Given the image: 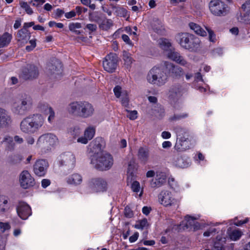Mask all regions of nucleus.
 <instances>
[{
	"label": "nucleus",
	"instance_id": "46",
	"mask_svg": "<svg viewBox=\"0 0 250 250\" xmlns=\"http://www.w3.org/2000/svg\"><path fill=\"white\" fill-rule=\"evenodd\" d=\"M11 226L8 223H3L0 222V229L2 232H5L7 230H9Z\"/></svg>",
	"mask_w": 250,
	"mask_h": 250
},
{
	"label": "nucleus",
	"instance_id": "62",
	"mask_svg": "<svg viewBox=\"0 0 250 250\" xmlns=\"http://www.w3.org/2000/svg\"><path fill=\"white\" fill-rule=\"evenodd\" d=\"M34 2L32 3V5L38 7L39 5H42L45 2V0H34Z\"/></svg>",
	"mask_w": 250,
	"mask_h": 250
},
{
	"label": "nucleus",
	"instance_id": "63",
	"mask_svg": "<svg viewBox=\"0 0 250 250\" xmlns=\"http://www.w3.org/2000/svg\"><path fill=\"white\" fill-rule=\"evenodd\" d=\"M162 137L164 139H169L171 137V134L168 131H163L162 133Z\"/></svg>",
	"mask_w": 250,
	"mask_h": 250
},
{
	"label": "nucleus",
	"instance_id": "50",
	"mask_svg": "<svg viewBox=\"0 0 250 250\" xmlns=\"http://www.w3.org/2000/svg\"><path fill=\"white\" fill-rule=\"evenodd\" d=\"M113 91L115 96L117 98H119L121 96L122 93L123 94V93H125L124 92L122 91V88L119 85L116 86L114 88Z\"/></svg>",
	"mask_w": 250,
	"mask_h": 250
},
{
	"label": "nucleus",
	"instance_id": "7",
	"mask_svg": "<svg viewBox=\"0 0 250 250\" xmlns=\"http://www.w3.org/2000/svg\"><path fill=\"white\" fill-rule=\"evenodd\" d=\"M118 62V57L116 54H108L103 61V64L104 69L109 73L114 72L117 67Z\"/></svg>",
	"mask_w": 250,
	"mask_h": 250
},
{
	"label": "nucleus",
	"instance_id": "13",
	"mask_svg": "<svg viewBox=\"0 0 250 250\" xmlns=\"http://www.w3.org/2000/svg\"><path fill=\"white\" fill-rule=\"evenodd\" d=\"M95 134V128L89 126L84 130L83 136L80 137L77 139V142L83 144H86L89 141L94 137Z\"/></svg>",
	"mask_w": 250,
	"mask_h": 250
},
{
	"label": "nucleus",
	"instance_id": "58",
	"mask_svg": "<svg viewBox=\"0 0 250 250\" xmlns=\"http://www.w3.org/2000/svg\"><path fill=\"white\" fill-rule=\"evenodd\" d=\"M64 13L63 9L58 8L55 11V16L57 18H61Z\"/></svg>",
	"mask_w": 250,
	"mask_h": 250
},
{
	"label": "nucleus",
	"instance_id": "36",
	"mask_svg": "<svg viewBox=\"0 0 250 250\" xmlns=\"http://www.w3.org/2000/svg\"><path fill=\"white\" fill-rule=\"evenodd\" d=\"M123 59L124 61V64L128 68L133 62V59L130 54L126 51H124L123 54Z\"/></svg>",
	"mask_w": 250,
	"mask_h": 250
},
{
	"label": "nucleus",
	"instance_id": "27",
	"mask_svg": "<svg viewBox=\"0 0 250 250\" xmlns=\"http://www.w3.org/2000/svg\"><path fill=\"white\" fill-rule=\"evenodd\" d=\"M188 26L190 29L193 30L196 34L202 37L207 36L206 31L199 24L191 22L189 23Z\"/></svg>",
	"mask_w": 250,
	"mask_h": 250
},
{
	"label": "nucleus",
	"instance_id": "44",
	"mask_svg": "<svg viewBox=\"0 0 250 250\" xmlns=\"http://www.w3.org/2000/svg\"><path fill=\"white\" fill-rule=\"evenodd\" d=\"M206 29L208 33L209 41L211 42H215L216 41V36L214 32L208 27H206Z\"/></svg>",
	"mask_w": 250,
	"mask_h": 250
},
{
	"label": "nucleus",
	"instance_id": "43",
	"mask_svg": "<svg viewBox=\"0 0 250 250\" xmlns=\"http://www.w3.org/2000/svg\"><path fill=\"white\" fill-rule=\"evenodd\" d=\"M116 13L121 17H126L127 16V11L123 7H117L116 8Z\"/></svg>",
	"mask_w": 250,
	"mask_h": 250
},
{
	"label": "nucleus",
	"instance_id": "12",
	"mask_svg": "<svg viewBox=\"0 0 250 250\" xmlns=\"http://www.w3.org/2000/svg\"><path fill=\"white\" fill-rule=\"evenodd\" d=\"M17 212L19 217L23 220L27 219L32 214L30 207L24 202L19 203L17 208Z\"/></svg>",
	"mask_w": 250,
	"mask_h": 250
},
{
	"label": "nucleus",
	"instance_id": "42",
	"mask_svg": "<svg viewBox=\"0 0 250 250\" xmlns=\"http://www.w3.org/2000/svg\"><path fill=\"white\" fill-rule=\"evenodd\" d=\"M20 6L24 9L26 13L28 15H31L33 13V11L30 6L26 2L21 1L20 2Z\"/></svg>",
	"mask_w": 250,
	"mask_h": 250
},
{
	"label": "nucleus",
	"instance_id": "6",
	"mask_svg": "<svg viewBox=\"0 0 250 250\" xmlns=\"http://www.w3.org/2000/svg\"><path fill=\"white\" fill-rule=\"evenodd\" d=\"M208 7L212 14L216 16H224L227 13V5L220 0H211Z\"/></svg>",
	"mask_w": 250,
	"mask_h": 250
},
{
	"label": "nucleus",
	"instance_id": "37",
	"mask_svg": "<svg viewBox=\"0 0 250 250\" xmlns=\"http://www.w3.org/2000/svg\"><path fill=\"white\" fill-rule=\"evenodd\" d=\"M82 27L81 24L79 22L71 23L69 25V29L72 32L75 34L79 35L81 33V32L78 30Z\"/></svg>",
	"mask_w": 250,
	"mask_h": 250
},
{
	"label": "nucleus",
	"instance_id": "33",
	"mask_svg": "<svg viewBox=\"0 0 250 250\" xmlns=\"http://www.w3.org/2000/svg\"><path fill=\"white\" fill-rule=\"evenodd\" d=\"M113 25V21L111 19H104L99 25V27L103 30L107 31Z\"/></svg>",
	"mask_w": 250,
	"mask_h": 250
},
{
	"label": "nucleus",
	"instance_id": "54",
	"mask_svg": "<svg viewBox=\"0 0 250 250\" xmlns=\"http://www.w3.org/2000/svg\"><path fill=\"white\" fill-rule=\"evenodd\" d=\"M75 10L78 15H81L82 13H85L87 11V9L80 6H77L75 8Z\"/></svg>",
	"mask_w": 250,
	"mask_h": 250
},
{
	"label": "nucleus",
	"instance_id": "56",
	"mask_svg": "<svg viewBox=\"0 0 250 250\" xmlns=\"http://www.w3.org/2000/svg\"><path fill=\"white\" fill-rule=\"evenodd\" d=\"M76 12L74 11V10H72L69 12H67V13H65L64 15H65V17L67 19H71L72 18H73L74 17L76 16Z\"/></svg>",
	"mask_w": 250,
	"mask_h": 250
},
{
	"label": "nucleus",
	"instance_id": "51",
	"mask_svg": "<svg viewBox=\"0 0 250 250\" xmlns=\"http://www.w3.org/2000/svg\"><path fill=\"white\" fill-rule=\"evenodd\" d=\"M128 97L125 91V93H123V94L121 100L122 104L125 106H127L128 104Z\"/></svg>",
	"mask_w": 250,
	"mask_h": 250
},
{
	"label": "nucleus",
	"instance_id": "61",
	"mask_svg": "<svg viewBox=\"0 0 250 250\" xmlns=\"http://www.w3.org/2000/svg\"><path fill=\"white\" fill-rule=\"evenodd\" d=\"M86 28L90 31H95L97 29V25L95 24H88L86 25Z\"/></svg>",
	"mask_w": 250,
	"mask_h": 250
},
{
	"label": "nucleus",
	"instance_id": "41",
	"mask_svg": "<svg viewBox=\"0 0 250 250\" xmlns=\"http://www.w3.org/2000/svg\"><path fill=\"white\" fill-rule=\"evenodd\" d=\"M229 237L233 241H236L240 239L242 235V232L239 230H234L229 234Z\"/></svg>",
	"mask_w": 250,
	"mask_h": 250
},
{
	"label": "nucleus",
	"instance_id": "22",
	"mask_svg": "<svg viewBox=\"0 0 250 250\" xmlns=\"http://www.w3.org/2000/svg\"><path fill=\"white\" fill-rule=\"evenodd\" d=\"M167 55L168 58L181 65H185L187 64V61L178 53L173 51L171 49H169Z\"/></svg>",
	"mask_w": 250,
	"mask_h": 250
},
{
	"label": "nucleus",
	"instance_id": "3",
	"mask_svg": "<svg viewBox=\"0 0 250 250\" xmlns=\"http://www.w3.org/2000/svg\"><path fill=\"white\" fill-rule=\"evenodd\" d=\"M167 78L166 73L161 68L153 67L148 73L146 79L150 83L161 86L166 83Z\"/></svg>",
	"mask_w": 250,
	"mask_h": 250
},
{
	"label": "nucleus",
	"instance_id": "52",
	"mask_svg": "<svg viewBox=\"0 0 250 250\" xmlns=\"http://www.w3.org/2000/svg\"><path fill=\"white\" fill-rule=\"evenodd\" d=\"M188 116V114L186 113H183L182 114L180 115H174L173 116L171 117L170 118V121H176V120H179L182 118H186Z\"/></svg>",
	"mask_w": 250,
	"mask_h": 250
},
{
	"label": "nucleus",
	"instance_id": "16",
	"mask_svg": "<svg viewBox=\"0 0 250 250\" xmlns=\"http://www.w3.org/2000/svg\"><path fill=\"white\" fill-rule=\"evenodd\" d=\"M23 73L24 79L26 80L33 79L38 77V70L35 65H29L24 69Z\"/></svg>",
	"mask_w": 250,
	"mask_h": 250
},
{
	"label": "nucleus",
	"instance_id": "2",
	"mask_svg": "<svg viewBox=\"0 0 250 250\" xmlns=\"http://www.w3.org/2000/svg\"><path fill=\"white\" fill-rule=\"evenodd\" d=\"M44 120L40 114H36L24 118L21 123L20 128L24 133H34L43 125Z\"/></svg>",
	"mask_w": 250,
	"mask_h": 250
},
{
	"label": "nucleus",
	"instance_id": "35",
	"mask_svg": "<svg viewBox=\"0 0 250 250\" xmlns=\"http://www.w3.org/2000/svg\"><path fill=\"white\" fill-rule=\"evenodd\" d=\"M159 45L161 48L165 51H169L170 49L171 43L169 42L167 39H160L158 42Z\"/></svg>",
	"mask_w": 250,
	"mask_h": 250
},
{
	"label": "nucleus",
	"instance_id": "47",
	"mask_svg": "<svg viewBox=\"0 0 250 250\" xmlns=\"http://www.w3.org/2000/svg\"><path fill=\"white\" fill-rule=\"evenodd\" d=\"M21 160V158L19 155H14L13 157L9 158V162L11 164H16L19 163Z\"/></svg>",
	"mask_w": 250,
	"mask_h": 250
},
{
	"label": "nucleus",
	"instance_id": "11",
	"mask_svg": "<svg viewBox=\"0 0 250 250\" xmlns=\"http://www.w3.org/2000/svg\"><path fill=\"white\" fill-rule=\"evenodd\" d=\"M89 186L94 192H103L106 190L107 184L104 179L98 178L92 179L89 183Z\"/></svg>",
	"mask_w": 250,
	"mask_h": 250
},
{
	"label": "nucleus",
	"instance_id": "24",
	"mask_svg": "<svg viewBox=\"0 0 250 250\" xmlns=\"http://www.w3.org/2000/svg\"><path fill=\"white\" fill-rule=\"evenodd\" d=\"M166 66L175 77H179L183 75L182 68L178 66H175L171 63L166 62Z\"/></svg>",
	"mask_w": 250,
	"mask_h": 250
},
{
	"label": "nucleus",
	"instance_id": "17",
	"mask_svg": "<svg viewBox=\"0 0 250 250\" xmlns=\"http://www.w3.org/2000/svg\"><path fill=\"white\" fill-rule=\"evenodd\" d=\"M172 163L176 167L180 168H186L189 165L188 158L180 154L173 157Z\"/></svg>",
	"mask_w": 250,
	"mask_h": 250
},
{
	"label": "nucleus",
	"instance_id": "14",
	"mask_svg": "<svg viewBox=\"0 0 250 250\" xmlns=\"http://www.w3.org/2000/svg\"><path fill=\"white\" fill-rule=\"evenodd\" d=\"M94 109L91 104L87 102H82L80 117L88 118L92 116Z\"/></svg>",
	"mask_w": 250,
	"mask_h": 250
},
{
	"label": "nucleus",
	"instance_id": "20",
	"mask_svg": "<svg viewBox=\"0 0 250 250\" xmlns=\"http://www.w3.org/2000/svg\"><path fill=\"white\" fill-rule=\"evenodd\" d=\"M177 38L181 46L187 49V48H189L188 42L190 41L191 38H192V34L187 33H181L178 34Z\"/></svg>",
	"mask_w": 250,
	"mask_h": 250
},
{
	"label": "nucleus",
	"instance_id": "48",
	"mask_svg": "<svg viewBox=\"0 0 250 250\" xmlns=\"http://www.w3.org/2000/svg\"><path fill=\"white\" fill-rule=\"evenodd\" d=\"M126 111L128 112V114L127 115V117L129 118L130 120H135L137 118V111L136 110L133 111H128L126 110Z\"/></svg>",
	"mask_w": 250,
	"mask_h": 250
},
{
	"label": "nucleus",
	"instance_id": "25",
	"mask_svg": "<svg viewBox=\"0 0 250 250\" xmlns=\"http://www.w3.org/2000/svg\"><path fill=\"white\" fill-rule=\"evenodd\" d=\"M41 111L44 112L45 114H49L48 121L51 123L55 118V112L52 107L49 106L47 104H42L40 105Z\"/></svg>",
	"mask_w": 250,
	"mask_h": 250
},
{
	"label": "nucleus",
	"instance_id": "60",
	"mask_svg": "<svg viewBox=\"0 0 250 250\" xmlns=\"http://www.w3.org/2000/svg\"><path fill=\"white\" fill-rule=\"evenodd\" d=\"M216 231L215 229L212 228L209 229L207 230L206 231H205L203 235L204 236H210L213 233H214Z\"/></svg>",
	"mask_w": 250,
	"mask_h": 250
},
{
	"label": "nucleus",
	"instance_id": "32",
	"mask_svg": "<svg viewBox=\"0 0 250 250\" xmlns=\"http://www.w3.org/2000/svg\"><path fill=\"white\" fill-rule=\"evenodd\" d=\"M82 182V176L77 173L72 174L70 176L68 180L67 183L74 185H77L81 184Z\"/></svg>",
	"mask_w": 250,
	"mask_h": 250
},
{
	"label": "nucleus",
	"instance_id": "49",
	"mask_svg": "<svg viewBox=\"0 0 250 250\" xmlns=\"http://www.w3.org/2000/svg\"><path fill=\"white\" fill-rule=\"evenodd\" d=\"M30 45H27L26 46V50L28 51L32 50L36 46V40L32 39L29 41Z\"/></svg>",
	"mask_w": 250,
	"mask_h": 250
},
{
	"label": "nucleus",
	"instance_id": "15",
	"mask_svg": "<svg viewBox=\"0 0 250 250\" xmlns=\"http://www.w3.org/2000/svg\"><path fill=\"white\" fill-rule=\"evenodd\" d=\"M186 136H186L181 137L176 143L174 147L178 151H184L189 148L190 142L188 135H186Z\"/></svg>",
	"mask_w": 250,
	"mask_h": 250
},
{
	"label": "nucleus",
	"instance_id": "55",
	"mask_svg": "<svg viewBox=\"0 0 250 250\" xmlns=\"http://www.w3.org/2000/svg\"><path fill=\"white\" fill-rule=\"evenodd\" d=\"M125 215L126 217L130 218L133 216V213L129 208L125 207L124 211Z\"/></svg>",
	"mask_w": 250,
	"mask_h": 250
},
{
	"label": "nucleus",
	"instance_id": "34",
	"mask_svg": "<svg viewBox=\"0 0 250 250\" xmlns=\"http://www.w3.org/2000/svg\"><path fill=\"white\" fill-rule=\"evenodd\" d=\"M49 69L53 71V73L60 72L62 70V64L58 60H54L53 63L48 65Z\"/></svg>",
	"mask_w": 250,
	"mask_h": 250
},
{
	"label": "nucleus",
	"instance_id": "18",
	"mask_svg": "<svg viewBox=\"0 0 250 250\" xmlns=\"http://www.w3.org/2000/svg\"><path fill=\"white\" fill-rule=\"evenodd\" d=\"M244 13L241 16V21L246 24H250V0H248L242 5Z\"/></svg>",
	"mask_w": 250,
	"mask_h": 250
},
{
	"label": "nucleus",
	"instance_id": "38",
	"mask_svg": "<svg viewBox=\"0 0 250 250\" xmlns=\"http://www.w3.org/2000/svg\"><path fill=\"white\" fill-rule=\"evenodd\" d=\"M8 201L5 198H0V213H3L9 209Z\"/></svg>",
	"mask_w": 250,
	"mask_h": 250
},
{
	"label": "nucleus",
	"instance_id": "1",
	"mask_svg": "<svg viewBox=\"0 0 250 250\" xmlns=\"http://www.w3.org/2000/svg\"><path fill=\"white\" fill-rule=\"evenodd\" d=\"M102 138H96L89 145L90 151L94 153L91 158V163L96 168L99 170H106L109 169L113 164L112 156L107 153L101 151Z\"/></svg>",
	"mask_w": 250,
	"mask_h": 250
},
{
	"label": "nucleus",
	"instance_id": "57",
	"mask_svg": "<svg viewBox=\"0 0 250 250\" xmlns=\"http://www.w3.org/2000/svg\"><path fill=\"white\" fill-rule=\"evenodd\" d=\"M139 237V233L136 232L129 237V240L130 242L133 243L135 242Z\"/></svg>",
	"mask_w": 250,
	"mask_h": 250
},
{
	"label": "nucleus",
	"instance_id": "53",
	"mask_svg": "<svg viewBox=\"0 0 250 250\" xmlns=\"http://www.w3.org/2000/svg\"><path fill=\"white\" fill-rule=\"evenodd\" d=\"M81 133V129L79 126H75L74 127L72 132V134L74 138H76L80 136Z\"/></svg>",
	"mask_w": 250,
	"mask_h": 250
},
{
	"label": "nucleus",
	"instance_id": "8",
	"mask_svg": "<svg viewBox=\"0 0 250 250\" xmlns=\"http://www.w3.org/2000/svg\"><path fill=\"white\" fill-rule=\"evenodd\" d=\"M19 181L21 187L24 189L29 188L35 185L34 177L27 170L22 171L20 175Z\"/></svg>",
	"mask_w": 250,
	"mask_h": 250
},
{
	"label": "nucleus",
	"instance_id": "29",
	"mask_svg": "<svg viewBox=\"0 0 250 250\" xmlns=\"http://www.w3.org/2000/svg\"><path fill=\"white\" fill-rule=\"evenodd\" d=\"M12 38V35L8 33H5L2 36H0V48L8 45Z\"/></svg>",
	"mask_w": 250,
	"mask_h": 250
},
{
	"label": "nucleus",
	"instance_id": "31",
	"mask_svg": "<svg viewBox=\"0 0 250 250\" xmlns=\"http://www.w3.org/2000/svg\"><path fill=\"white\" fill-rule=\"evenodd\" d=\"M1 144H4L6 146V150H12L14 148V143L13 142V139L12 137L9 136H5Z\"/></svg>",
	"mask_w": 250,
	"mask_h": 250
},
{
	"label": "nucleus",
	"instance_id": "4",
	"mask_svg": "<svg viewBox=\"0 0 250 250\" xmlns=\"http://www.w3.org/2000/svg\"><path fill=\"white\" fill-rule=\"evenodd\" d=\"M58 142L56 135L52 133H46L41 135L38 139L37 145L44 149H50Z\"/></svg>",
	"mask_w": 250,
	"mask_h": 250
},
{
	"label": "nucleus",
	"instance_id": "28",
	"mask_svg": "<svg viewBox=\"0 0 250 250\" xmlns=\"http://www.w3.org/2000/svg\"><path fill=\"white\" fill-rule=\"evenodd\" d=\"M190 41L188 42L189 48H187V49L190 51H196L200 47L201 41L200 39L192 35V38L190 39Z\"/></svg>",
	"mask_w": 250,
	"mask_h": 250
},
{
	"label": "nucleus",
	"instance_id": "64",
	"mask_svg": "<svg viewBox=\"0 0 250 250\" xmlns=\"http://www.w3.org/2000/svg\"><path fill=\"white\" fill-rule=\"evenodd\" d=\"M212 250H222V246L219 243H215Z\"/></svg>",
	"mask_w": 250,
	"mask_h": 250
},
{
	"label": "nucleus",
	"instance_id": "10",
	"mask_svg": "<svg viewBox=\"0 0 250 250\" xmlns=\"http://www.w3.org/2000/svg\"><path fill=\"white\" fill-rule=\"evenodd\" d=\"M75 157L71 152H65L60 157L59 164L61 166H64L68 169L73 168L75 164Z\"/></svg>",
	"mask_w": 250,
	"mask_h": 250
},
{
	"label": "nucleus",
	"instance_id": "5",
	"mask_svg": "<svg viewBox=\"0 0 250 250\" xmlns=\"http://www.w3.org/2000/svg\"><path fill=\"white\" fill-rule=\"evenodd\" d=\"M160 204L165 207L178 206L179 201L176 199L173 194L169 191L163 190L158 195Z\"/></svg>",
	"mask_w": 250,
	"mask_h": 250
},
{
	"label": "nucleus",
	"instance_id": "23",
	"mask_svg": "<svg viewBox=\"0 0 250 250\" xmlns=\"http://www.w3.org/2000/svg\"><path fill=\"white\" fill-rule=\"evenodd\" d=\"M82 102H73L70 104L67 107L69 114L80 116Z\"/></svg>",
	"mask_w": 250,
	"mask_h": 250
},
{
	"label": "nucleus",
	"instance_id": "39",
	"mask_svg": "<svg viewBox=\"0 0 250 250\" xmlns=\"http://www.w3.org/2000/svg\"><path fill=\"white\" fill-rule=\"evenodd\" d=\"M131 189L132 191L136 193L140 192L139 196L141 197L143 194V190H141L140 184L138 181H134L131 185Z\"/></svg>",
	"mask_w": 250,
	"mask_h": 250
},
{
	"label": "nucleus",
	"instance_id": "9",
	"mask_svg": "<svg viewBox=\"0 0 250 250\" xmlns=\"http://www.w3.org/2000/svg\"><path fill=\"white\" fill-rule=\"evenodd\" d=\"M48 167V163L45 159L37 160L33 166L34 172L38 176H44L47 172Z\"/></svg>",
	"mask_w": 250,
	"mask_h": 250
},
{
	"label": "nucleus",
	"instance_id": "59",
	"mask_svg": "<svg viewBox=\"0 0 250 250\" xmlns=\"http://www.w3.org/2000/svg\"><path fill=\"white\" fill-rule=\"evenodd\" d=\"M50 181L49 179H44L42 181V186L43 188H46L50 185Z\"/></svg>",
	"mask_w": 250,
	"mask_h": 250
},
{
	"label": "nucleus",
	"instance_id": "26",
	"mask_svg": "<svg viewBox=\"0 0 250 250\" xmlns=\"http://www.w3.org/2000/svg\"><path fill=\"white\" fill-rule=\"evenodd\" d=\"M10 123L11 119L7 112L4 109L0 108V126H5Z\"/></svg>",
	"mask_w": 250,
	"mask_h": 250
},
{
	"label": "nucleus",
	"instance_id": "21",
	"mask_svg": "<svg viewBox=\"0 0 250 250\" xmlns=\"http://www.w3.org/2000/svg\"><path fill=\"white\" fill-rule=\"evenodd\" d=\"M30 34V32L27 29L22 28L18 31L16 36V39L18 42H20L21 43H27L31 36Z\"/></svg>",
	"mask_w": 250,
	"mask_h": 250
},
{
	"label": "nucleus",
	"instance_id": "19",
	"mask_svg": "<svg viewBox=\"0 0 250 250\" xmlns=\"http://www.w3.org/2000/svg\"><path fill=\"white\" fill-rule=\"evenodd\" d=\"M138 158L141 163L146 164L149 158V150L146 147H141L138 152Z\"/></svg>",
	"mask_w": 250,
	"mask_h": 250
},
{
	"label": "nucleus",
	"instance_id": "40",
	"mask_svg": "<svg viewBox=\"0 0 250 250\" xmlns=\"http://www.w3.org/2000/svg\"><path fill=\"white\" fill-rule=\"evenodd\" d=\"M148 226V223L146 219H144L137 222L135 228L137 229H143Z\"/></svg>",
	"mask_w": 250,
	"mask_h": 250
},
{
	"label": "nucleus",
	"instance_id": "45",
	"mask_svg": "<svg viewBox=\"0 0 250 250\" xmlns=\"http://www.w3.org/2000/svg\"><path fill=\"white\" fill-rule=\"evenodd\" d=\"M81 2L84 5L88 6L91 10H95L96 8V5L94 3H91V0H80Z\"/></svg>",
	"mask_w": 250,
	"mask_h": 250
},
{
	"label": "nucleus",
	"instance_id": "30",
	"mask_svg": "<svg viewBox=\"0 0 250 250\" xmlns=\"http://www.w3.org/2000/svg\"><path fill=\"white\" fill-rule=\"evenodd\" d=\"M138 169V167L135 162L133 161L129 162L127 168V176L132 179L135 175Z\"/></svg>",
	"mask_w": 250,
	"mask_h": 250
}]
</instances>
